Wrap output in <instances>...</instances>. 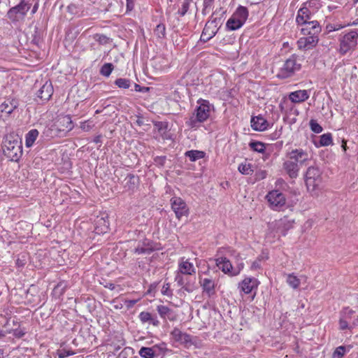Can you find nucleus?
Returning a JSON list of instances; mask_svg holds the SVG:
<instances>
[{"label": "nucleus", "instance_id": "1", "mask_svg": "<svg viewBox=\"0 0 358 358\" xmlns=\"http://www.w3.org/2000/svg\"><path fill=\"white\" fill-rule=\"evenodd\" d=\"M4 155L12 162H18L22 155V142L14 132L6 134L2 140Z\"/></svg>", "mask_w": 358, "mask_h": 358}, {"label": "nucleus", "instance_id": "2", "mask_svg": "<svg viewBox=\"0 0 358 358\" xmlns=\"http://www.w3.org/2000/svg\"><path fill=\"white\" fill-rule=\"evenodd\" d=\"M199 106L186 124L191 128L197 127L198 123L203 122L210 116L211 109L213 108L207 100L200 99L198 100Z\"/></svg>", "mask_w": 358, "mask_h": 358}, {"label": "nucleus", "instance_id": "3", "mask_svg": "<svg viewBox=\"0 0 358 358\" xmlns=\"http://www.w3.org/2000/svg\"><path fill=\"white\" fill-rule=\"evenodd\" d=\"M301 68L300 59L296 55H292L284 63L280 69L277 76L279 78H287L292 76L295 72L299 71Z\"/></svg>", "mask_w": 358, "mask_h": 358}, {"label": "nucleus", "instance_id": "4", "mask_svg": "<svg viewBox=\"0 0 358 358\" xmlns=\"http://www.w3.org/2000/svg\"><path fill=\"white\" fill-rule=\"evenodd\" d=\"M358 29L352 30L341 36L339 51L342 55L353 50L357 44Z\"/></svg>", "mask_w": 358, "mask_h": 358}, {"label": "nucleus", "instance_id": "5", "mask_svg": "<svg viewBox=\"0 0 358 358\" xmlns=\"http://www.w3.org/2000/svg\"><path fill=\"white\" fill-rule=\"evenodd\" d=\"M305 182L308 190H315L322 182V176L320 169L317 167L310 166L305 175Z\"/></svg>", "mask_w": 358, "mask_h": 358}, {"label": "nucleus", "instance_id": "6", "mask_svg": "<svg viewBox=\"0 0 358 358\" xmlns=\"http://www.w3.org/2000/svg\"><path fill=\"white\" fill-rule=\"evenodd\" d=\"M199 283L203 295L210 298L215 294L216 282L212 276L199 275Z\"/></svg>", "mask_w": 358, "mask_h": 358}, {"label": "nucleus", "instance_id": "7", "mask_svg": "<svg viewBox=\"0 0 358 358\" xmlns=\"http://www.w3.org/2000/svg\"><path fill=\"white\" fill-rule=\"evenodd\" d=\"M266 198L271 208L275 210H280L286 203L285 195L277 189L270 191L266 196Z\"/></svg>", "mask_w": 358, "mask_h": 358}, {"label": "nucleus", "instance_id": "8", "mask_svg": "<svg viewBox=\"0 0 358 358\" xmlns=\"http://www.w3.org/2000/svg\"><path fill=\"white\" fill-rule=\"evenodd\" d=\"M29 8L30 6L24 2V0H21L19 4L8 10L7 17L12 22H17L19 20L20 17L26 15Z\"/></svg>", "mask_w": 358, "mask_h": 358}, {"label": "nucleus", "instance_id": "9", "mask_svg": "<svg viewBox=\"0 0 358 358\" xmlns=\"http://www.w3.org/2000/svg\"><path fill=\"white\" fill-rule=\"evenodd\" d=\"M171 208L176 214V217L180 220L182 217H187L189 208L185 201L180 197L174 196L171 199Z\"/></svg>", "mask_w": 358, "mask_h": 358}, {"label": "nucleus", "instance_id": "10", "mask_svg": "<svg viewBox=\"0 0 358 358\" xmlns=\"http://www.w3.org/2000/svg\"><path fill=\"white\" fill-rule=\"evenodd\" d=\"M170 336L175 342L182 345L186 348H189L194 344L192 336L182 332L178 327L173 328L170 333Z\"/></svg>", "mask_w": 358, "mask_h": 358}, {"label": "nucleus", "instance_id": "11", "mask_svg": "<svg viewBox=\"0 0 358 358\" xmlns=\"http://www.w3.org/2000/svg\"><path fill=\"white\" fill-rule=\"evenodd\" d=\"M301 26V32L303 35L318 36L322 30L319 22L316 20L307 22Z\"/></svg>", "mask_w": 358, "mask_h": 358}, {"label": "nucleus", "instance_id": "12", "mask_svg": "<svg viewBox=\"0 0 358 358\" xmlns=\"http://www.w3.org/2000/svg\"><path fill=\"white\" fill-rule=\"evenodd\" d=\"M318 36L304 35L303 37H301L298 40L297 45L300 50H308L315 48L318 43Z\"/></svg>", "mask_w": 358, "mask_h": 358}, {"label": "nucleus", "instance_id": "13", "mask_svg": "<svg viewBox=\"0 0 358 358\" xmlns=\"http://www.w3.org/2000/svg\"><path fill=\"white\" fill-rule=\"evenodd\" d=\"M287 156L299 165L305 164L309 159L308 153L302 149L292 150L287 153Z\"/></svg>", "mask_w": 358, "mask_h": 358}, {"label": "nucleus", "instance_id": "14", "mask_svg": "<svg viewBox=\"0 0 358 358\" xmlns=\"http://www.w3.org/2000/svg\"><path fill=\"white\" fill-rule=\"evenodd\" d=\"M217 30L218 29L217 28L215 20L208 22L202 31L200 38L201 41L204 43L208 41L215 36Z\"/></svg>", "mask_w": 358, "mask_h": 358}, {"label": "nucleus", "instance_id": "15", "mask_svg": "<svg viewBox=\"0 0 358 358\" xmlns=\"http://www.w3.org/2000/svg\"><path fill=\"white\" fill-rule=\"evenodd\" d=\"M94 231L97 234H106L109 229V221L106 215L97 216L94 221Z\"/></svg>", "mask_w": 358, "mask_h": 358}, {"label": "nucleus", "instance_id": "16", "mask_svg": "<svg viewBox=\"0 0 358 358\" xmlns=\"http://www.w3.org/2000/svg\"><path fill=\"white\" fill-rule=\"evenodd\" d=\"M185 275H193L195 273V268L192 263L189 262V259H185L184 257L181 258L178 263V269L176 271Z\"/></svg>", "mask_w": 358, "mask_h": 358}, {"label": "nucleus", "instance_id": "17", "mask_svg": "<svg viewBox=\"0 0 358 358\" xmlns=\"http://www.w3.org/2000/svg\"><path fill=\"white\" fill-rule=\"evenodd\" d=\"M306 3H306L304 6L298 10L296 22L299 26L311 21L312 13L309 8L306 7Z\"/></svg>", "mask_w": 358, "mask_h": 358}, {"label": "nucleus", "instance_id": "18", "mask_svg": "<svg viewBox=\"0 0 358 358\" xmlns=\"http://www.w3.org/2000/svg\"><path fill=\"white\" fill-rule=\"evenodd\" d=\"M216 265L224 273L234 276L233 275L234 267L227 258L221 257L216 259Z\"/></svg>", "mask_w": 358, "mask_h": 358}, {"label": "nucleus", "instance_id": "19", "mask_svg": "<svg viewBox=\"0 0 358 358\" xmlns=\"http://www.w3.org/2000/svg\"><path fill=\"white\" fill-rule=\"evenodd\" d=\"M53 94V87L50 82L46 81L38 91L37 96L42 101H48Z\"/></svg>", "mask_w": 358, "mask_h": 358}, {"label": "nucleus", "instance_id": "20", "mask_svg": "<svg viewBox=\"0 0 358 358\" xmlns=\"http://www.w3.org/2000/svg\"><path fill=\"white\" fill-rule=\"evenodd\" d=\"M258 285L257 280L255 278H246L241 283L238 287L245 294H250L253 289L257 288Z\"/></svg>", "mask_w": 358, "mask_h": 358}, {"label": "nucleus", "instance_id": "21", "mask_svg": "<svg viewBox=\"0 0 358 358\" xmlns=\"http://www.w3.org/2000/svg\"><path fill=\"white\" fill-rule=\"evenodd\" d=\"M293 224L294 220H289L287 217L280 219L275 224L277 232L282 236H285L287 231L293 227Z\"/></svg>", "mask_w": 358, "mask_h": 358}, {"label": "nucleus", "instance_id": "22", "mask_svg": "<svg viewBox=\"0 0 358 358\" xmlns=\"http://www.w3.org/2000/svg\"><path fill=\"white\" fill-rule=\"evenodd\" d=\"M283 169L291 178H296L298 176L299 165L292 161L287 160L283 163Z\"/></svg>", "mask_w": 358, "mask_h": 358}, {"label": "nucleus", "instance_id": "23", "mask_svg": "<svg viewBox=\"0 0 358 358\" xmlns=\"http://www.w3.org/2000/svg\"><path fill=\"white\" fill-rule=\"evenodd\" d=\"M251 127L255 131H262L268 128V122L262 116L252 117Z\"/></svg>", "mask_w": 358, "mask_h": 358}, {"label": "nucleus", "instance_id": "24", "mask_svg": "<svg viewBox=\"0 0 358 358\" xmlns=\"http://www.w3.org/2000/svg\"><path fill=\"white\" fill-rule=\"evenodd\" d=\"M139 184V178L134 174H128L123 181L124 188L126 190L134 191Z\"/></svg>", "mask_w": 358, "mask_h": 358}, {"label": "nucleus", "instance_id": "25", "mask_svg": "<svg viewBox=\"0 0 358 358\" xmlns=\"http://www.w3.org/2000/svg\"><path fill=\"white\" fill-rule=\"evenodd\" d=\"M309 98V94L307 90H297L292 92L289 95V99L293 103H301L306 101Z\"/></svg>", "mask_w": 358, "mask_h": 358}, {"label": "nucleus", "instance_id": "26", "mask_svg": "<svg viewBox=\"0 0 358 358\" xmlns=\"http://www.w3.org/2000/svg\"><path fill=\"white\" fill-rule=\"evenodd\" d=\"M157 310L160 317L164 320L169 319L171 321H173L176 320V315L174 314L173 310L166 306H158L157 307Z\"/></svg>", "mask_w": 358, "mask_h": 358}, {"label": "nucleus", "instance_id": "27", "mask_svg": "<svg viewBox=\"0 0 358 358\" xmlns=\"http://www.w3.org/2000/svg\"><path fill=\"white\" fill-rule=\"evenodd\" d=\"M17 106L18 103L17 100L8 99L0 105V110L1 113L10 115L15 108H17Z\"/></svg>", "mask_w": 358, "mask_h": 358}, {"label": "nucleus", "instance_id": "28", "mask_svg": "<svg viewBox=\"0 0 358 358\" xmlns=\"http://www.w3.org/2000/svg\"><path fill=\"white\" fill-rule=\"evenodd\" d=\"M248 10L246 7L240 6L232 15L236 20H238L243 24L245 22L248 17Z\"/></svg>", "mask_w": 358, "mask_h": 358}, {"label": "nucleus", "instance_id": "29", "mask_svg": "<svg viewBox=\"0 0 358 358\" xmlns=\"http://www.w3.org/2000/svg\"><path fill=\"white\" fill-rule=\"evenodd\" d=\"M139 319L142 323L148 322L155 327L159 324V320L156 317H153L149 312L143 311L139 314Z\"/></svg>", "mask_w": 358, "mask_h": 358}, {"label": "nucleus", "instance_id": "30", "mask_svg": "<svg viewBox=\"0 0 358 358\" xmlns=\"http://www.w3.org/2000/svg\"><path fill=\"white\" fill-rule=\"evenodd\" d=\"M39 132L37 129H31L25 136V145L27 148L31 147L37 137L38 136Z\"/></svg>", "mask_w": 358, "mask_h": 358}, {"label": "nucleus", "instance_id": "31", "mask_svg": "<svg viewBox=\"0 0 358 358\" xmlns=\"http://www.w3.org/2000/svg\"><path fill=\"white\" fill-rule=\"evenodd\" d=\"M348 317L347 316H342L340 318L339 320V324H340V329L341 330H345L347 329L352 328L358 324V319L353 321H347Z\"/></svg>", "mask_w": 358, "mask_h": 358}, {"label": "nucleus", "instance_id": "32", "mask_svg": "<svg viewBox=\"0 0 358 358\" xmlns=\"http://www.w3.org/2000/svg\"><path fill=\"white\" fill-rule=\"evenodd\" d=\"M157 346L152 348L142 347L138 354L143 358H154L155 357V348Z\"/></svg>", "mask_w": 358, "mask_h": 358}, {"label": "nucleus", "instance_id": "33", "mask_svg": "<svg viewBox=\"0 0 358 358\" xmlns=\"http://www.w3.org/2000/svg\"><path fill=\"white\" fill-rule=\"evenodd\" d=\"M185 156L189 157L191 162H195L205 157V152L200 150H189L185 152Z\"/></svg>", "mask_w": 358, "mask_h": 358}, {"label": "nucleus", "instance_id": "34", "mask_svg": "<svg viewBox=\"0 0 358 358\" xmlns=\"http://www.w3.org/2000/svg\"><path fill=\"white\" fill-rule=\"evenodd\" d=\"M243 24L236 20L234 17L231 15V17L227 20L226 23V27L229 30H236L241 28Z\"/></svg>", "mask_w": 358, "mask_h": 358}, {"label": "nucleus", "instance_id": "35", "mask_svg": "<svg viewBox=\"0 0 358 358\" xmlns=\"http://www.w3.org/2000/svg\"><path fill=\"white\" fill-rule=\"evenodd\" d=\"M332 143V136L330 133L324 134L320 137V141L317 145L328 146Z\"/></svg>", "mask_w": 358, "mask_h": 358}, {"label": "nucleus", "instance_id": "36", "mask_svg": "<svg viewBox=\"0 0 358 358\" xmlns=\"http://www.w3.org/2000/svg\"><path fill=\"white\" fill-rule=\"evenodd\" d=\"M249 146L252 150L259 153H263L265 150V145L259 141H251Z\"/></svg>", "mask_w": 358, "mask_h": 358}, {"label": "nucleus", "instance_id": "37", "mask_svg": "<svg viewBox=\"0 0 358 358\" xmlns=\"http://www.w3.org/2000/svg\"><path fill=\"white\" fill-rule=\"evenodd\" d=\"M236 266L234 267V275H238L244 267V264L242 262V258L240 255H237L236 257Z\"/></svg>", "mask_w": 358, "mask_h": 358}, {"label": "nucleus", "instance_id": "38", "mask_svg": "<svg viewBox=\"0 0 358 358\" xmlns=\"http://www.w3.org/2000/svg\"><path fill=\"white\" fill-rule=\"evenodd\" d=\"M287 282L293 289H296L300 285V280L293 274H289L287 278Z\"/></svg>", "mask_w": 358, "mask_h": 358}, {"label": "nucleus", "instance_id": "39", "mask_svg": "<svg viewBox=\"0 0 358 358\" xmlns=\"http://www.w3.org/2000/svg\"><path fill=\"white\" fill-rule=\"evenodd\" d=\"M238 171L243 175H250L252 173V165L250 164H241L238 167Z\"/></svg>", "mask_w": 358, "mask_h": 358}, {"label": "nucleus", "instance_id": "40", "mask_svg": "<svg viewBox=\"0 0 358 358\" xmlns=\"http://www.w3.org/2000/svg\"><path fill=\"white\" fill-rule=\"evenodd\" d=\"M342 316H347V321H353L358 319V316L356 315V313L349 308H345L341 313Z\"/></svg>", "mask_w": 358, "mask_h": 358}, {"label": "nucleus", "instance_id": "41", "mask_svg": "<svg viewBox=\"0 0 358 358\" xmlns=\"http://www.w3.org/2000/svg\"><path fill=\"white\" fill-rule=\"evenodd\" d=\"M155 36L159 38H164L166 36V27L164 24H159L154 30Z\"/></svg>", "mask_w": 358, "mask_h": 358}, {"label": "nucleus", "instance_id": "42", "mask_svg": "<svg viewBox=\"0 0 358 358\" xmlns=\"http://www.w3.org/2000/svg\"><path fill=\"white\" fill-rule=\"evenodd\" d=\"M113 70V65L111 63H106L101 68L100 73L102 76L108 77L110 75Z\"/></svg>", "mask_w": 358, "mask_h": 358}, {"label": "nucleus", "instance_id": "43", "mask_svg": "<svg viewBox=\"0 0 358 358\" xmlns=\"http://www.w3.org/2000/svg\"><path fill=\"white\" fill-rule=\"evenodd\" d=\"M115 84L120 88L128 89L130 87V80L126 78H117Z\"/></svg>", "mask_w": 358, "mask_h": 358}, {"label": "nucleus", "instance_id": "44", "mask_svg": "<svg viewBox=\"0 0 358 358\" xmlns=\"http://www.w3.org/2000/svg\"><path fill=\"white\" fill-rule=\"evenodd\" d=\"M346 350L344 346H339L335 349L332 354V358H341L345 354Z\"/></svg>", "mask_w": 358, "mask_h": 358}, {"label": "nucleus", "instance_id": "45", "mask_svg": "<svg viewBox=\"0 0 358 358\" xmlns=\"http://www.w3.org/2000/svg\"><path fill=\"white\" fill-rule=\"evenodd\" d=\"M192 0H184L182 4V8L178 10V13L180 16H184L189 10V4Z\"/></svg>", "mask_w": 358, "mask_h": 358}, {"label": "nucleus", "instance_id": "46", "mask_svg": "<svg viewBox=\"0 0 358 358\" xmlns=\"http://www.w3.org/2000/svg\"><path fill=\"white\" fill-rule=\"evenodd\" d=\"M310 127L311 130L317 134L322 132V127L314 120L310 121Z\"/></svg>", "mask_w": 358, "mask_h": 358}, {"label": "nucleus", "instance_id": "47", "mask_svg": "<svg viewBox=\"0 0 358 358\" xmlns=\"http://www.w3.org/2000/svg\"><path fill=\"white\" fill-rule=\"evenodd\" d=\"M153 251V248L150 247H140L138 246L135 248V253L136 254H150Z\"/></svg>", "mask_w": 358, "mask_h": 358}, {"label": "nucleus", "instance_id": "48", "mask_svg": "<svg viewBox=\"0 0 358 358\" xmlns=\"http://www.w3.org/2000/svg\"><path fill=\"white\" fill-rule=\"evenodd\" d=\"M154 126L160 133H164L167 129V123L164 122H156Z\"/></svg>", "mask_w": 358, "mask_h": 358}, {"label": "nucleus", "instance_id": "49", "mask_svg": "<svg viewBox=\"0 0 358 358\" xmlns=\"http://www.w3.org/2000/svg\"><path fill=\"white\" fill-rule=\"evenodd\" d=\"M181 288L188 292V293H191L194 290V283H191L190 282H189L187 280L185 282V283L182 285V286L181 287Z\"/></svg>", "mask_w": 358, "mask_h": 358}, {"label": "nucleus", "instance_id": "50", "mask_svg": "<svg viewBox=\"0 0 358 358\" xmlns=\"http://www.w3.org/2000/svg\"><path fill=\"white\" fill-rule=\"evenodd\" d=\"M184 274L177 273L176 274L175 277V281L177 282L178 285L180 287H182V285L185 283V282L187 280V278H184Z\"/></svg>", "mask_w": 358, "mask_h": 358}, {"label": "nucleus", "instance_id": "51", "mask_svg": "<svg viewBox=\"0 0 358 358\" xmlns=\"http://www.w3.org/2000/svg\"><path fill=\"white\" fill-rule=\"evenodd\" d=\"M75 352L71 350H62L58 352L59 358H66L67 357L73 355Z\"/></svg>", "mask_w": 358, "mask_h": 358}, {"label": "nucleus", "instance_id": "52", "mask_svg": "<svg viewBox=\"0 0 358 358\" xmlns=\"http://www.w3.org/2000/svg\"><path fill=\"white\" fill-rule=\"evenodd\" d=\"M62 122L67 124L66 125L67 129H69V130L72 129L73 126L71 119L69 116H65V117H62Z\"/></svg>", "mask_w": 358, "mask_h": 358}, {"label": "nucleus", "instance_id": "53", "mask_svg": "<svg viewBox=\"0 0 358 358\" xmlns=\"http://www.w3.org/2000/svg\"><path fill=\"white\" fill-rule=\"evenodd\" d=\"M162 294L163 295H166V296H169L172 295V292L170 290V285H169V283H166V284L163 285V287L162 288Z\"/></svg>", "mask_w": 358, "mask_h": 358}, {"label": "nucleus", "instance_id": "54", "mask_svg": "<svg viewBox=\"0 0 358 358\" xmlns=\"http://www.w3.org/2000/svg\"><path fill=\"white\" fill-rule=\"evenodd\" d=\"M12 332H13V336L18 338H22L25 334L24 332V331H22V329H14L12 331Z\"/></svg>", "mask_w": 358, "mask_h": 358}, {"label": "nucleus", "instance_id": "55", "mask_svg": "<svg viewBox=\"0 0 358 358\" xmlns=\"http://www.w3.org/2000/svg\"><path fill=\"white\" fill-rule=\"evenodd\" d=\"M261 268V259H257L254 261L251 265L252 270H258Z\"/></svg>", "mask_w": 358, "mask_h": 358}, {"label": "nucleus", "instance_id": "56", "mask_svg": "<svg viewBox=\"0 0 358 358\" xmlns=\"http://www.w3.org/2000/svg\"><path fill=\"white\" fill-rule=\"evenodd\" d=\"M138 300H124V304L127 306V308H132L136 303Z\"/></svg>", "mask_w": 358, "mask_h": 358}, {"label": "nucleus", "instance_id": "57", "mask_svg": "<svg viewBox=\"0 0 358 358\" xmlns=\"http://www.w3.org/2000/svg\"><path fill=\"white\" fill-rule=\"evenodd\" d=\"M94 38L100 43H106L107 41V37L105 35H102V34L101 35L96 34V36L94 37Z\"/></svg>", "mask_w": 358, "mask_h": 358}, {"label": "nucleus", "instance_id": "58", "mask_svg": "<svg viewBox=\"0 0 358 358\" xmlns=\"http://www.w3.org/2000/svg\"><path fill=\"white\" fill-rule=\"evenodd\" d=\"M134 1L135 0H127V10L131 11L133 10L134 7Z\"/></svg>", "mask_w": 358, "mask_h": 358}, {"label": "nucleus", "instance_id": "59", "mask_svg": "<svg viewBox=\"0 0 358 358\" xmlns=\"http://www.w3.org/2000/svg\"><path fill=\"white\" fill-rule=\"evenodd\" d=\"M113 306L115 309H121L123 307V304L120 302H118L116 299H114L112 301Z\"/></svg>", "mask_w": 358, "mask_h": 358}, {"label": "nucleus", "instance_id": "60", "mask_svg": "<svg viewBox=\"0 0 358 358\" xmlns=\"http://www.w3.org/2000/svg\"><path fill=\"white\" fill-rule=\"evenodd\" d=\"M214 2V0H203V6L205 9L210 8Z\"/></svg>", "mask_w": 358, "mask_h": 358}, {"label": "nucleus", "instance_id": "61", "mask_svg": "<svg viewBox=\"0 0 358 358\" xmlns=\"http://www.w3.org/2000/svg\"><path fill=\"white\" fill-rule=\"evenodd\" d=\"M26 264V260L25 259H20V258H17V259L16 260V265L18 266V267H22L25 265Z\"/></svg>", "mask_w": 358, "mask_h": 358}, {"label": "nucleus", "instance_id": "62", "mask_svg": "<svg viewBox=\"0 0 358 358\" xmlns=\"http://www.w3.org/2000/svg\"><path fill=\"white\" fill-rule=\"evenodd\" d=\"M166 160V157H159L155 159V162L163 165Z\"/></svg>", "mask_w": 358, "mask_h": 358}, {"label": "nucleus", "instance_id": "63", "mask_svg": "<svg viewBox=\"0 0 358 358\" xmlns=\"http://www.w3.org/2000/svg\"><path fill=\"white\" fill-rule=\"evenodd\" d=\"M101 138H102L101 135H98V136L94 137V138L93 140V142L96 143V144L101 143Z\"/></svg>", "mask_w": 358, "mask_h": 358}, {"label": "nucleus", "instance_id": "64", "mask_svg": "<svg viewBox=\"0 0 358 358\" xmlns=\"http://www.w3.org/2000/svg\"><path fill=\"white\" fill-rule=\"evenodd\" d=\"M136 124L138 126H142L144 124L143 118L140 117H138V119L136 121Z\"/></svg>", "mask_w": 358, "mask_h": 358}]
</instances>
